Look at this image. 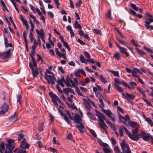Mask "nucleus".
Returning a JSON list of instances; mask_svg holds the SVG:
<instances>
[{
  "label": "nucleus",
  "instance_id": "nucleus-1",
  "mask_svg": "<svg viewBox=\"0 0 153 153\" xmlns=\"http://www.w3.org/2000/svg\"><path fill=\"white\" fill-rule=\"evenodd\" d=\"M74 81H73L69 77H67L66 80H65L64 77H62L60 79H59L56 81V82L62 87H63L65 86L63 83L64 82L68 87H75L78 85V81L76 78H74Z\"/></svg>",
  "mask_w": 153,
  "mask_h": 153
},
{
  "label": "nucleus",
  "instance_id": "nucleus-2",
  "mask_svg": "<svg viewBox=\"0 0 153 153\" xmlns=\"http://www.w3.org/2000/svg\"><path fill=\"white\" fill-rule=\"evenodd\" d=\"M96 115L98 117V122L99 125L102 129L107 128L108 127L104 123V120L107 119L106 117L99 111L97 112Z\"/></svg>",
  "mask_w": 153,
  "mask_h": 153
},
{
  "label": "nucleus",
  "instance_id": "nucleus-3",
  "mask_svg": "<svg viewBox=\"0 0 153 153\" xmlns=\"http://www.w3.org/2000/svg\"><path fill=\"white\" fill-rule=\"evenodd\" d=\"M31 60L33 64V66L32 65L31 62L29 63V65L30 69L32 71L33 75L34 76H36L38 75V73L37 70V64L35 61L34 58H33L31 56Z\"/></svg>",
  "mask_w": 153,
  "mask_h": 153
},
{
  "label": "nucleus",
  "instance_id": "nucleus-4",
  "mask_svg": "<svg viewBox=\"0 0 153 153\" xmlns=\"http://www.w3.org/2000/svg\"><path fill=\"white\" fill-rule=\"evenodd\" d=\"M49 94L52 99V101L54 105H56L57 106H58V104L57 102L58 103L62 105H63V103L62 102L60 99L55 94H54L52 92H49Z\"/></svg>",
  "mask_w": 153,
  "mask_h": 153
},
{
  "label": "nucleus",
  "instance_id": "nucleus-5",
  "mask_svg": "<svg viewBox=\"0 0 153 153\" xmlns=\"http://www.w3.org/2000/svg\"><path fill=\"white\" fill-rule=\"evenodd\" d=\"M121 149L123 153H131L129 145L126 143L125 140H123L120 143Z\"/></svg>",
  "mask_w": 153,
  "mask_h": 153
},
{
  "label": "nucleus",
  "instance_id": "nucleus-6",
  "mask_svg": "<svg viewBox=\"0 0 153 153\" xmlns=\"http://www.w3.org/2000/svg\"><path fill=\"white\" fill-rule=\"evenodd\" d=\"M145 24H150L153 22V16L149 13L147 12L145 14Z\"/></svg>",
  "mask_w": 153,
  "mask_h": 153
},
{
  "label": "nucleus",
  "instance_id": "nucleus-7",
  "mask_svg": "<svg viewBox=\"0 0 153 153\" xmlns=\"http://www.w3.org/2000/svg\"><path fill=\"white\" fill-rule=\"evenodd\" d=\"M102 110L108 117L111 118L112 121H115V116L111 113L110 110H106L104 109H102Z\"/></svg>",
  "mask_w": 153,
  "mask_h": 153
},
{
  "label": "nucleus",
  "instance_id": "nucleus-8",
  "mask_svg": "<svg viewBox=\"0 0 153 153\" xmlns=\"http://www.w3.org/2000/svg\"><path fill=\"white\" fill-rule=\"evenodd\" d=\"M140 138H142L145 141H147L150 138V134L149 133L142 132L139 134Z\"/></svg>",
  "mask_w": 153,
  "mask_h": 153
},
{
  "label": "nucleus",
  "instance_id": "nucleus-9",
  "mask_svg": "<svg viewBox=\"0 0 153 153\" xmlns=\"http://www.w3.org/2000/svg\"><path fill=\"white\" fill-rule=\"evenodd\" d=\"M29 146V144L27 143L26 140L25 138L23 139L20 144L21 149H22V150L23 149H28Z\"/></svg>",
  "mask_w": 153,
  "mask_h": 153
},
{
  "label": "nucleus",
  "instance_id": "nucleus-10",
  "mask_svg": "<svg viewBox=\"0 0 153 153\" xmlns=\"http://www.w3.org/2000/svg\"><path fill=\"white\" fill-rule=\"evenodd\" d=\"M73 120L76 123H81L82 121V119L79 115L77 114H75L73 116Z\"/></svg>",
  "mask_w": 153,
  "mask_h": 153
},
{
  "label": "nucleus",
  "instance_id": "nucleus-11",
  "mask_svg": "<svg viewBox=\"0 0 153 153\" xmlns=\"http://www.w3.org/2000/svg\"><path fill=\"white\" fill-rule=\"evenodd\" d=\"M76 126L81 133H84V131L85 130V126L82 123H77L76 125Z\"/></svg>",
  "mask_w": 153,
  "mask_h": 153
},
{
  "label": "nucleus",
  "instance_id": "nucleus-12",
  "mask_svg": "<svg viewBox=\"0 0 153 153\" xmlns=\"http://www.w3.org/2000/svg\"><path fill=\"white\" fill-rule=\"evenodd\" d=\"M11 49H9L7 51L2 53V59L10 58L11 54H10Z\"/></svg>",
  "mask_w": 153,
  "mask_h": 153
},
{
  "label": "nucleus",
  "instance_id": "nucleus-13",
  "mask_svg": "<svg viewBox=\"0 0 153 153\" xmlns=\"http://www.w3.org/2000/svg\"><path fill=\"white\" fill-rule=\"evenodd\" d=\"M99 98V102L100 103V106L101 108L102 109H104L103 108L105 107L104 104L103 102V100L104 99V97L102 96V94H98L97 97Z\"/></svg>",
  "mask_w": 153,
  "mask_h": 153
},
{
  "label": "nucleus",
  "instance_id": "nucleus-14",
  "mask_svg": "<svg viewBox=\"0 0 153 153\" xmlns=\"http://www.w3.org/2000/svg\"><path fill=\"white\" fill-rule=\"evenodd\" d=\"M14 140L9 139L7 140L8 144L5 145L6 148V149H7V150L8 149V150H9V149H10L11 146H12V145L14 144Z\"/></svg>",
  "mask_w": 153,
  "mask_h": 153
},
{
  "label": "nucleus",
  "instance_id": "nucleus-15",
  "mask_svg": "<svg viewBox=\"0 0 153 153\" xmlns=\"http://www.w3.org/2000/svg\"><path fill=\"white\" fill-rule=\"evenodd\" d=\"M129 137L132 140L137 141L140 138V136L139 135L132 132V134H131Z\"/></svg>",
  "mask_w": 153,
  "mask_h": 153
},
{
  "label": "nucleus",
  "instance_id": "nucleus-16",
  "mask_svg": "<svg viewBox=\"0 0 153 153\" xmlns=\"http://www.w3.org/2000/svg\"><path fill=\"white\" fill-rule=\"evenodd\" d=\"M1 4L2 7V10L4 12H8L9 11L7 8L5 3L2 0H0Z\"/></svg>",
  "mask_w": 153,
  "mask_h": 153
},
{
  "label": "nucleus",
  "instance_id": "nucleus-17",
  "mask_svg": "<svg viewBox=\"0 0 153 153\" xmlns=\"http://www.w3.org/2000/svg\"><path fill=\"white\" fill-rule=\"evenodd\" d=\"M21 20L23 25L25 26L26 30H28L29 29L28 25L27 24V21L24 19L22 15L21 16Z\"/></svg>",
  "mask_w": 153,
  "mask_h": 153
},
{
  "label": "nucleus",
  "instance_id": "nucleus-18",
  "mask_svg": "<svg viewBox=\"0 0 153 153\" xmlns=\"http://www.w3.org/2000/svg\"><path fill=\"white\" fill-rule=\"evenodd\" d=\"M36 32L40 37L45 35V33L43 29H41L40 30L36 29Z\"/></svg>",
  "mask_w": 153,
  "mask_h": 153
},
{
  "label": "nucleus",
  "instance_id": "nucleus-19",
  "mask_svg": "<svg viewBox=\"0 0 153 153\" xmlns=\"http://www.w3.org/2000/svg\"><path fill=\"white\" fill-rule=\"evenodd\" d=\"M143 117L145 120L151 126H153V122L149 117H146L145 116H144Z\"/></svg>",
  "mask_w": 153,
  "mask_h": 153
},
{
  "label": "nucleus",
  "instance_id": "nucleus-20",
  "mask_svg": "<svg viewBox=\"0 0 153 153\" xmlns=\"http://www.w3.org/2000/svg\"><path fill=\"white\" fill-rule=\"evenodd\" d=\"M138 69L137 68H132L131 73L133 76H136V74L138 73Z\"/></svg>",
  "mask_w": 153,
  "mask_h": 153
},
{
  "label": "nucleus",
  "instance_id": "nucleus-21",
  "mask_svg": "<svg viewBox=\"0 0 153 153\" xmlns=\"http://www.w3.org/2000/svg\"><path fill=\"white\" fill-rule=\"evenodd\" d=\"M135 50H136L138 54L141 56H143L145 55L146 54L145 52L139 49L138 48H136Z\"/></svg>",
  "mask_w": 153,
  "mask_h": 153
},
{
  "label": "nucleus",
  "instance_id": "nucleus-22",
  "mask_svg": "<svg viewBox=\"0 0 153 153\" xmlns=\"http://www.w3.org/2000/svg\"><path fill=\"white\" fill-rule=\"evenodd\" d=\"M87 114L90 118L93 120H96V118L93 114L90 112H87Z\"/></svg>",
  "mask_w": 153,
  "mask_h": 153
},
{
  "label": "nucleus",
  "instance_id": "nucleus-23",
  "mask_svg": "<svg viewBox=\"0 0 153 153\" xmlns=\"http://www.w3.org/2000/svg\"><path fill=\"white\" fill-rule=\"evenodd\" d=\"M113 57L116 60L118 61L121 58V56L120 54L118 52L116 53L113 56Z\"/></svg>",
  "mask_w": 153,
  "mask_h": 153
},
{
  "label": "nucleus",
  "instance_id": "nucleus-24",
  "mask_svg": "<svg viewBox=\"0 0 153 153\" xmlns=\"http://www.w3.org/2000/svg\"><path fill=\"white\" fill-rule=\"evenodd\" d=\"M128 123L129 126L132 127H136L138 126L137 124L136 123L132 121H129Z\"/></svg>",
  "mask_w": 153,
  "mask_h": 153
},
{
  "label": "nucleus",
  "instance_id": "nucleus-25",
  "mask_svg": "<svg viewBox=\"0 0 153 153\" xmlns=\"http://www.w3.org/2000/svg\"><path fill=\"white\" fill-rule=\"evenodd\" d=\"M74 27L75 28L81 29L82 28L81 25L79 24L77 20H76L75 21Z\"/></svg>",
  "mask_w": 153,
  "mask_h": 153
},
{
  "label": "nucleus",
  "instance_id": "nucleus-26",
  "mask_svg": "<svg viewBox=\"0 0 153 153\" xmlns=\"http://www.w3.org/2000/svg\"><path fill=\"white\" fill-rule=\"evenodd\" d=\"M114 88L119 92H123V89L121 88V87L119 85L114 84Z\"/></svg>",
  "mask_w": 153,
  "mask_h": 153
},
{
  "label": "nucleus",
  "instance_id": "nucleus-27",
  "mask_svg": "<svg viewBox=\"0 0 153 153\" xmlns=\"http://www.w3.org/2000/svg\"><path fill=\"white\" fill-rule=\"evenodd\" d=\"M126 99L127 100H128L129 98L131 100H132L135 97V96L134 95L129 94L127 93H126Z\"/></svg>",
  "mask_w": 153,
  "mask_h": 153
},
{
  "label": "nucleus",
  "instance_id": "nucleus-28",
  "mask_svg": "<svg viewBox=\"0 0 153 153\" xmlns=\"http://www.w3.org/2000/svg\"><path fill=\"white\" fill-rule=\"evenodd\" d=\"M129 84L131 86V88H132L133 89H135L137 86V85L136 83L133 81L129 82Z\"/></svg>",
  "mask_w": 153,
  "mask_h": 153
},
{
  "label": "nucleus",
  "instance_id": "nucleus-29",
  "mask_svg": "<svg viewBox=\"0 0 153 153\" xmlns=\"http://www.w3.org/2000/svg\"><path fill=\"white\" fill-rule=\"evenodd\" d=\"M121 84L123 86L127 87L129 89H131V87L127 83L122 81Z\"/></svg>",
  "mask_w": 153,
  "mask_h": 153
},
{
  "label": "nucleus",
  "instance_id": "nucleus-30",
  "mask_svg": "<svg viewBox=\"0 0 153 153\" xmlns=\"http://www.w3.org/2000/svg\"><path fill=\"white\" fill-rule=\"evenodd\" d=\"M123 127H124V126L121 125L120 126V128L119 129L120 135L121 137L123 136V130L124 129V128H123Z\"/></svg>",
  "mask_w": 153,
  "mask_h": 153
},
{
  "label": "nucleus",
  "instance_id": "nucleus-31",
  "mask_svg": "<svg viewBox=\"0 0 153 153\" xmlns=\"http://www.w3.org/2000/svg\"><path fill=\"white\" fill-rule=\"evenodd\" d=\"M36 49V48L32 47V50L31 51V54H30V56L31 58V56H32L33 58H34V55L35 53V52Z\"/></svg>",
  "mask_w": 153,
  "mask_h": 153
},
{
  "label": "nucleus",
  "instance_id": "nucleus-32",
  "mask_svg": "<svg viewBox=\"0 0 153 153\" xmlns=\"http://www.w3.org/2000/svg\"><path fill=\"white\" fill-rule=\"evenodd\" d=\"M93 91L95 92V95H96V96L97 97V94H102L100 92H98V91H97V87H94L93 88Z\"/></svg>",
  "mask_w": 153,
  "mask_h": 153
},
{
  "label": "nucleus",
  "instance_id": "nucleus-33",
  "mask_svg": "<svg viewBox=\"0 0 153 153\" xmlns=\"http://www.w3.org/2000/svg\"><path fill=\"white\" fill-rule=\"evenodd\" d=\"M61 51L62 52V54L63 55V58L66 60H67V58L66 56V52L65 49L64 48H61Z\"/></svg>",
  "mask_w": 153,
  "mask_h": 153
},
{
  "label": "nucleus",
  "instance_id": "nucleus-34",
  "mask_svg": "<svg viewBox=\"0 0 153 153\" xmlns=\"http://www.w3.org/2000/svg\"><path fill=\"white\" fill-rule=\"evenodd\" d=\"M74 74L77 76H80V69L75 70L74 72Z\"/></svg>",
  "mask_w": 153,
  "mask_h": 153
},
{
  "label": "nucleus",
  "instance_id": "nucleus-35",
  "mask_svg": "<svg viewBox=\"0 0 153 153\" xmlns=\"http://www.w3.org/2000/svg\"><path fill=\"white\" fill-rule=\"evenodd\" d=\"M4 149V143L3 142L1 143L0 144V152H2V151H3Z\"/></svg>",
  "mask_w": 153,
  "mask_h": 153
},
{
  "label": "nucleus",
  "instance_id": "nucleus-36",
  "mask_svg": "<svg viewBox=\"0 0 153 153\" xmlns=\"http://www.w3.org/2000/svg\"><path fill=\"white\" fill-rule=\"evenodd\" d=\"M109 71L112 74L113 76H119V72L118 71Z\"/></svg>",
  "mask_w": 153,
  "mask_h": 153
},
{
  "label": "nucleus",
  "instance_id": "nucleus-37",
  "mask_svg": "<svg viewBox=\"0 0 153 153\" xmlns=\"http://www.w3.org/2000/svg\"><path fill=\"white\" fill-rule=\"evenodd\" d=\"M130 7L134 10L136 11L138 10V8L136 6V5L134 4H131L130 5Z\"/></svg>",
  "mask_w": 153,
  "mask_h": 153
},
{
  "label": "nucleus",
  "instance_id": "nucleus-38",
  "mask_svg": "<svg viewBox=\"0 0 153 153\" xmlns=\"http://www.w3.org/2000/svg\"><path fill=\"white\" fill-rule=\"evenodd\" d=\"M150 24H145L144 26L146 28L149 29H150L151 30H153V26L152 25H149Z\"/></svg>",
  "mask_w": 153,
  "mask_h": 153
},
{
  "label": "nucleus",
  "instance_id": "nucleus-39",
  "mask_svg": "<svg viewBox=\"0 0 153 153\" xmlns=\"http://www.w3.org/2000/svg\"><path fill=\"white\" fill-rule=\"evenodd\" d=\"M30 22L31 27V28L30 29V32H31V33H32V32L34 30V25L32 22V21L30 20Z\"/></svg>",
  "mask_w": 153,
  "mask_h": 153
},
{
  "label": "nucleus",
  "instance_id": "nucleus-40",
  "mask_svg": "<svg viewBox=\"0 0 153 153\" xmlns=\"http://www.w3.org/2000/svg\"><path fill=\"white\" fill-rule=\"evenodd\" d=\"M114 149L115 153H120V150L118 146H115L114 147Z\"/></svg>",
  "mask_w": 153,
  "mask_h": 153
},
{
  "label": "nucleus",
  "instance_id": "nucleus-41",
  "mask_svg": "<svg viewBox=\"0 0 153 153\" xmlns=\"http://www.w3.org/2000/svg\"><path fill=\"white\" fill-rule=\"evenodd\" d=\"M9 108L8 105L6 104H4L2 107H1V110H5L6 109H7V111L8 110V109Z\"/></svg>",
  "mask_w": 153,
  "mask_h": 153
},
{
  "label": "nucleus",
  "instance_id": "nucleus-42",
  "mask_svg": "<svg viewBox=\"0 0 153 153\" xmlns=\"http://www.w3.org/2000/svg\"><path fill=\"white\" fill-rule=\"evenodd\" d=\"M123 127V128H124V130H125L126 134L128 135V137H129V136H130L131 134V133L125 126H124V127Z\"/></svg>",
  "mask_w": 153,
  "mask_h": 153
},
{
  "label": "nucleus",
  "instance_id": "nucleus-43",
  "mask_svg": "<svg viewBox=\"0 0 153 153\" xmlns=\"http://www.w3.org/2000/svg\"><path fill=\"white\" fill-rule=\"evenodd\" d=\"M107 17L110 19L111 20L112 18L111 16V11L110 10H108L107 14Z\"/></svg>",
  "mask_w": 153,
  "mask_h": 153
},
{
  "label": "nucleus",
  "instance_id": "nucleus-44",
  "mask_svg": "<svg viewBox=\"0 0 153 153\" xmlns=\"http://www.w3.org/2000/svg\"><path fill=\"white\" fill-rule=\"evenodd\" d=\"M143 100L148 105H149L150 106H152L151 102L147 99L143 98Z\"/></svg>",
  "mask_w": 153,
  "mask_h": 153
},
{
  "label": "nucleus",
  "instance_id": "nucleus-45",
  "mask_svg": "<svg viewBox=\"0 0 153 153\" xmlns=\"http://www.w3.org/2000/svg\"><path fill=\"white\" fill-rule=\"evenodd\" d=\"M89 131L90 133L93 136L95 137H97V135L96 134L95 131H94V130L92 129H90L89 130Z\"/></svg>",
  "mask_w": 153,
  "mask_h": 153
},
{
  "label": "nucleus",
  "instance_id": "nucleus-46",
  "mask_svg": "<svg viewBox=\"0 0 153 153\" xmlns=\"http://www.w3.org/2000/svg\"><path fill=\"white\" fill-rule=\"evenodd\" d=\"M85 108L89 111H90V108L91 107V106L88 103H86L85 104Z\"/></svg>",
  "mask_w": 153,
  "mask_h": 153
},
{
  "label": "nucleus",
  "instance_id": "nucleus-47",
  "mask_svg": "<svg viewBox=\"0 0 153 153\" xmlns=\"http://www.w3.org/2000/svg\"><path fill=\"white\" fill-rule=\"evenodd\" d=\"M29 37L30 38V42H32L33 40V38L32 33H31V32H30L29 35Z\"/></svg>",
  "mask_w": 153,
  "mask_h": 153
},
{
  "label": "nucleus",
  "instance_id": "nucleus-48",
  "mask_svg": "<svg viewBox=\"0 0 153 153\" xmlns=\"http://www.w3.org/2000/svg\"><path fill=\"white\" fill-rule=\"evenodd\" d=\"M93 32L94 33H96L98 34L101 35V33L100 30L97 29H95L93 30Z\"/></svg>",
  "mask_w": 153,
  "mask_h": 153
},
{
  "label": "nucleus",
  "instance_id": "nucleus-49",
  "mask_svg": "<svg viewBox=\"0 0 153 153\" xmlns=\"http://www.w3.org/2000/svg\"><path fill=\"white\" fill-rule=\"evenodd\" d=\"M15 114H13L11 117L10 121H12L13 122H14L15 121H16L18 120V118H15Z\"/></svg>",
  "mask_w": 153,
  "mask_h": 153
},
{
  "label": "nucleus",
  "instance_id": "nucleus-50",
  "mask_svg": "<svg viewBox=\"0 0 153 153\" xmlns=\"http://www.w3.org/2000/svg\"><path fill=\"white\" fill-rule=\"evenodd\" d=\"M44 127L43 126V124L42 123L41 124H39V129L40 131H42L44 129Z\"/></svg>",
  "mask_w": 153,
  "mask_h": 153
},
{
  "label": "nucleus",
  "instance_id": "nucleus-51",
  "mask_svg": "<svg viewBox=\"0 0 153 153\" xmlns=\"http://www.w3.org/2000/svg\"><path fill=\"white\" fill-rule=\"evenodd\" d=\"M79 60H80V61H81V62L82 63L85 62L84 61H85V59H84V56L82 55H81L80 56Z\"/></svg>",
  "mask_w": 153,
  "mask_h": 153
},
{
  "label": "nucleus",
  "instance_id": "nucleus-52",
  "mask_svg": "<svg viewBox=\"0 0 153 153\" xmlns=\"http://www.w3.org/2000/svg\"><path fill=\"white\" fill-rule=\"evenodd\" d=\"M37 46L38 42L35 39L34 40L33 45L32 46V47L36 48Z\"/></svg>",
  "mask_w": 153,
  "mask_h": 153
},
{
  "label": "nucleus",
  "instance_id": "nucleus-53",
  "mask_svg": "<svg viewBox=\"0 0 153 153\" xmlns=\"http://www.w3.org/2000/svg\"><path fill=\"white\" fill-rule=\"evenodd\" d=\"M24 137V135L21 133L19 134L18 140L19 141L21 140Z\"/></svg>",
  "mask_w": 153,
  "mask_h": 153
},
{
  "label": "nucleus",
  "instance_id": "nucleus-54",
  "mask_svg": "<svg viewBox=\"0 0 153 153\" xmlns=\"http://www.w3.org/2000/svg\"><path fill=\"white\" fill-rule=\"evenodd\" d=\"M84 53L85 56L86 58L88 59H90L91 57L90 55L87 51H85Z\"/></svg>",
  "mask_w": 153,
  "mask_h": 153
},
{
  "label": "nucleus",
  "instance_id": "nucleus-55",
  "mask_svg": "<svg viewBox=\"0 0 153 153\" xmlns=\"http://www.w3.org/2000/svg\"><path fill=\"white\" fill-rule=\"evenodd\" d=\"M119 49L120 52L123 53H124L125 51H127V49L126 48L121 47Z\"/></svg>",
  "mask_w": 153,
  "mask_h": 153
},
{
  "label": "nucleus",
  "instance_id": "nucleus-56",
  "mask_svg": "<svg viewBox=\"0 0 153 153\" xmlns=\"http://www.w3.org/2000/svg\"><path fill=\"white\" fill-rule=\"evenodd\" d=\"M82 3V1L81 0H77L75 3V5L76 6H79Z\"/></svg>",
  "mask_w": 153,
  "mask_h": 153
},
{
  "label": "nucleus",
  "instance_id": "nucleus-57",
  "mask_svg": "<svg viewBox=\"0 0 153 153\" xmlns=\"http://www.w3.org/2000/svg\"><path fill=\"white\" fill-rule=\"evenodd\" d=\"M103 150L105 153H110L111 152L110 150L107 148H104L103 149Z\"/></svg>",
  "mask_w": 153,
  "mask_h": 153
},
{
  "label": "nucleus",
  "instance_id": "nucleus-58",
  "mask_svg": "<svg viewBox=\"0 0 153 153\" xmlns=\"http://www.w3.org/2000/svg\"><path fill=\"white\" fill-rule=\"evenodd\" d=\"M129 10L130 12L134 16H136L137 14L136 12L135 11H134V10H132L131 9H129Z\"/></svg>",
  "mask_w": 153,
  "mask_h": 153
},
{
  "label": "nucleus",
  "instance_id": "nucleus-59",
  "mask_svg": "<svg viewBox=\"0 0 153 153\" xmlns=\"http://www.w3.org/2000/svg\"><path fill=\"white\" fill-rule=\"evenodd\" d=\"M129 10L130 12L134 16H136L137 14L136 12L135 11H134V10H132L131 9H129Z\"/></svg>",
  "mask_w": 153,
  "mask_h": 153
},
{
  "label": "nucleus",
  "instance_id": "nucleus-60",
  "mask_svg": "<svg viewBox=\"0 0 153 153\" xmlns=\"http://www.w3.org/2000/svg\"><path fill=\"white\" fill-rule=\"evenodd\" d=\"M49 149L50 150L51 152H53V153H56L57 152V150L55 148L50 147Z\"/></svg>",
  "mask_w": 153,
  "mask_h": 153
},
{
  "label": "nucleus",
  "instance_id": "nucleus-61",
  "mask_svg": "<svg viewBox=\"0 0 153 153\" xmlns=\"http://www.w3.org/2000/svg\"><path fill=\"white\" fill-rule=\"evenodd\" d=\"M111 141H112V144L114 146H115L116 145L117 142L116 140L114 139V137H112L111 138Z\"/></svg>",
  "mask_w": 153,
  "mask_h": 153
},
{
  "label": "nucleus",
  "instance_id": "nucleus-62",
  "mask_svg": "<svg viewBox=\"0 0 153 153\" xmlns=\"http://www.w3.org/2000/svg\"><path fill=\"white\" fill-rule=\"evenodd\" d=\"M115 82L117 84H120L121 83V81H120L119 79L117 78H115L114 79Z\"/></svg>",
  "mask_w": 153,
  "mask_h": 153
},
{
  "label": "nucleus",
  "instance_id": "nucleus-63",
  "mask_svg": "<svg viewBox=\"0 0 153 153\" xmlns=\"http://www.w3.org/2000/svg\"><path fill=\"white\" fill-rule=\"evenodd\" d=\"M79 88L82 91H83L85 92H86L88 91L87 89L81 86H80Z\"/></svg>",
  "mask_w": 153,
  "mask_h": 153
},
{
  "label": "nucleus",
  "instance_id": "nucleus-64",
  "mask_svg": "<svg viewBox=\"0 0 153 153\" xmlns=\"http://www.w3.org/2000/svg\"><path fill=\"white\" fill-rule=\"evenodd\" d=\"M78 33L80 36L82 37L84 34L83 31L81 30V29H80V30L78 31Z\"/></svg>",
  "mask_w": 153,
  "mask_h": 153
}]
</instances>
